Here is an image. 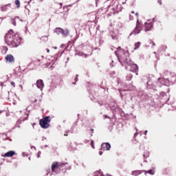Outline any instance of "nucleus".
I'll return each instance as SVG.
<instances>
[{
	"instance_id": "obj_1",
	"label": "nucleus",
	"mask_w": 176,
	"mask_h": 176,
	"mask_svg": "<svg viewBox=\"0 0 176 176\" xmlns=\"http://www.w3.org/2000/svg\"><path fill=\"white\" fill-rule=\"evenodd\" d=\"M116 56L118 57L119 63L121 64L122 67H125L127 69V67H130L131 72H135L136 75H138V65L134 64L131 58H130L129 54L128 52L124 53L121 56L118 54V51L115 52Z\"/></svg>"
},
{
	"instance_id": "obj_2",
	"label": "nucleus",
	"mask_w": 176,
	"mask_h": 176,
	"mask_svg": "<svg viewBox=\"0 0 176 176\" xmlns=\"http://www.w3.org/2000/svg\"><path fill=\"white\" fill-rule=\"evenodd\" d=\"M5 42L8 46L17 47L21 43V37L19 36V34H16L13 30H10L5 35Z\"/></svg>"
},
{
	"instance_id": "obj_3",
	"label": "nucleus",
	"mask_w": 176,
	"mask_h": 176,
	"mask_svg": "<svg viewBox=\"0 0 176 176\" xmlns=\"http://www.w3.org/2000/svg\"><path fill=\"white\" fill-rule=\"evenodd\" d=\"M176 82V76L174 74H172L171 76L168 77L167 78L162 79V78H158V81L157 85L159 87H162L163 86H170V85H174Z\"/></svg>"
},
{
	"instance_id": "obj_4",
	"label": "nucleus",
	"mask_w": 176,
	"mask_h": 176,
	"mask_svg": "<svg viewBox=\"0 0 176 176\" xmlns=\"http://www.w3.org/2000/svg\"><path fill=\"white\" fill-rule=\"evenodd\" d=\"M51 120L50 116H46L42 118L39 121L41 127H42V129H49V126H50L49 123H50Z\"/></svg>"
},
{
	"instance_id": "obj_5",
	"label": "nucleus",
	"mask_w": 176,
	"mask_h": 176,
	"mask_svg": "<svg viewBox=\"0 0 176 176\" xmlns=\"http://www.w3.org/2000/svg\"><path fill=\"white\" fill-rule=\"evenodd\" d=\"M54 32L56 34V35H60L61 34L65 38H67V36L69 35V30H68V29L63 30L61 28H56Z\"/></svg>"
},
{
	"instance_id": "obj_6",
	"label": "nucleus",
	"mask_w": 176,
	"mask_h": 176,
	"mask_svg": "<svg viewBox=\"0 0 176 176\" xmlns=\"http://www.w3.org/2000/svg\"><path fill=\"white\" fill-rule=\"evenodd\" d=\"M67 164H68L62 162H54L52 165V171L54 173V170H63V167H65Z\"/></svg>"
},
{
	"instance_id": "obj_7",
	"label": "nucleus",
	"mask_w": 176,
	"mask_h": 176,
	"mask_svg": "<svg viewBox=\"0 0 176 176\" xmlns=\"http://www.w3.org/2000/svg\"><path fill=\"white\" fill-rule=\"evenodd\" d=\"M141 31H142V25L140 23V19H138V18L136 22V27L135 30L130 34V36H131V35H137V34H140Z\"/></svg>"
},
{
	"instance_id": "obj_8",
	"label": "nucleus",
	"mask_w": 176,
	"mask_h": 176,
	"mask_svg": "<svg viewBox=\"0 0 176 176\" xmlns=\"http://www.w3.org/2000/svg\"><path fill=\"white\" fill-rule=\"evenodd\" d=\"M100 149H102V151H109V149H111V144L109 142L102 144Z\"/></svg>"
},
{
	"instance_id": "obj_9",
	"label": "nucleus",
	"mask_w": 176,
	"mask_h": 176,
	"mask_svg": "<svg viewBox=\"0 0 176 176\" xmlns=\"http://www.w3.org/2000/svg\"><path fill=\"white\" fill-rule=\"evenodd\" d=\"M145 25V32H148V31H151L152 28H153V23H144Z\"/></svg>"
},
{
	"instance_id": "obj_10",
	"label": "nucleus",
	"mask_w": 176,
	"mask_h": 176,
	"mask_svg": "<svg viewBox=\"0 0 176 176\" xmlns=\"http://www.w3.org/2000/svg\"><path fill=\"white\" fill-rule=\"evenodd\" d=\"M12 8V3L6 4L1 6V12H8Z\"/></svg>"
},
{
	"instance_id": "obj_11",
	"label": "nucleus",
	"mask_w": 176,
	"mask_h": 176,
	"mask_svg": "<svg viewBox=\"0 0 176 176\" xmlns=\"http://www.w3.org/2000/svg\"><path fill=\"white\" fill-rule=\"evenodd\" d=\"M44 86H45V84L43 83V80H38L36 81V87H38V89H40V90L42 91Z\"/></svg>"
},
{
	"instance_id": "obj_12",
	"label": "nucleus",
	"mask_w": 176,
	"mask_h": 176,
	"mask_svg": "<svg viewBox=\"0 0 176 176\" xmlns=\"http://www.w3.org/2000/svg\"><path fill=\"white\" fill-rule=\"evenodd\" d=\"M6 60L10 63H14V57L12 54H8L6 56Z\"/></svg>"
},
{
	"instance_id": "obj_13",
	"label": "nucleus",
	"mask_w": 176,
	"mask_h": 176,
	"mask_svg": "<svg viewBox=\"0 0 176 176\" xmlns=\"http://www.w3.org/2000/svg\"><path fill=\"white\" fill-rule=\"evenodd\" d=\"M15 153H16L14 151H10L6 153L4 156L6 157H12V156H14Z\"/></svg>"
},
{
	"instance_id": "obj_14",
	"label": "nucleus",
	"mask_w": 176,
	"mask_h": 176,
	"mask_svg": "<svg viewBox=\"0 0 176 176\" xmlns=\"http://www.w3.org/2000/svg\"><path fill=\"white\" fill-rule=\"evenodd\" d=\"M144 173V170H133L132 171V175L138 176Z\"/></svg>"
},
{
	"instance_id": "obj_15",
	"label": "nucleus",
	"mask_w": 176,
	"mask_h": 176,
	"mask_svg": "<svg viewBox=\"0 0 176 176\" xmlns=\"http://www.w3.org/2000/svg\"><path fill=\"white\" fill-rule=\"evenodd\" d=\"M111 36L113 41H116L118 39V32H112Z\"/></svg>"
},
{
	"instance_id": "obj_16",
	"label": "nucleus",
	"mask_w": 176,
	"mask_h": 176,
	"mask_svg": "<svg viewBox=\"0 0 176 176\" xmlns=\"http://www.w3.org/2000/svg\"><path fill=\"white\" fill-rule=\"evenodd\" d=\"M172 74L171 72L166 70L164 72V78L162 79H167V76H171Z\"/></svg>"
},
{
	"instance_id": "obj_17",
	"label": "nucleus",
	"mask_w": 176,
	"mask_h": 176,
	"mask_svg": "<svg viewBox=\"0 0 176 176\" xmlns=\"http://www.w3.org/2000/svg\"><path fill=\"white\" fill-rule=\"evenodd\" d=\"M148 89H153L155 87V85L152 84V81L148 80L146 83Z\"/></svg>"
},
{
	"instance_id": "obj_18",
	"label": "nucleus",
	"mask_w": 176,
	"mask_h": 176,
	"mask_svg": "<svg viewBox=\"0 0 176 176\" xmlns=\"http://www.w3.org/2000/svg\"><path fill=\"white\" fill-rule=\"evenodd\" d=\"M145 174H150L151 175H155V169H150L145 171Z\"/></svg>"
},
{
	"instance_id": "obj_19",
	"label": "nucleus",
	"mask_w": 176,
	"mask_h": 176,
	"mask_svg": "<svg viewBox=\"0 0 176 176\" xmlns=\"http://www.w3.org/2000/svg\"><path fill=\"white\" fill-rule=\"evenodd\" d=\"M140 46H141V42L135 43V50H137V49H139Z\"/></svg>"
},
{
	"instance_id": "obj_20",
	"label": "nucleus",
	"mask_w": 176,
	"mask_h": 176,
	"mask_svg": "<svg viewBox=\"0 0 176 176\" xmlns=\"http://www.w3.org/2000/svg\"><path fill=\"white\" fill-rule=\"evenodd\" d=\"M132 78H133V75H132V74H128V75L126 76V80H131Z\"/></svg>"
},
{
	"instance_id": "obj_21",
	"label": "nucleus",
	"mask_w": 176,
	"mask_h": 176,
	"mask_svg": "<svg viewBox=\"0 0 176 176\" xmlns=\"http://www.w3.org/2000/svg\"><path fill=\"white\" fill-rule=\"evenodd\" d=\"M15 5H16L17 9L20 8V0H15Z\"/></svg>"
},
{
	"instance_id": "obj_22",
	"label": "nucleus",
	"mask_w": 176,
	"mask_h": 176,
	"mask_svg": "<svg viewBox=\"0 0 176 176\" xmlns=\"http://www.w3.org/2000/svg\"><path fill=\"white\" fill-rule=\"evenodd\" d=\"M11 23L12 24V25H14V27H16V20L14 18H12L11 19Z\"/></svg>"
},
{
	"instance_id": "obj_23",
	"label": "nucleus",
	"mask_w": 176,
	"mask_h": 176,
	"mask_svg": "<svg viewBox=\"0 0 176 176\" xmlns=\"http://www.w3.org/2000/svg\"><path fill=\"white\" fill-rule=\"evenodd\" d=\"M110 9L112 10V11L111 12V14H115V13H116V10H115V8H113V7H110Z\"/></svg>"
},
{
	"instance_id": "obj_24",
	"label": "nucleus",
	"mask_w": 176,
	"mask_h": 176,
	"mask_svg": "<svg viewBox=\"0 0 176 176\" xmlns=\"http://www.w3.org/2000/svg\"><path fill=\"white\" fill-rule=\"evenodd\" d=\"M28 116H30V113L26 114V117L24 119H21V122H25V120H28Z\"/></svg>"
},
{
	"instance_id": "obj_25",
	"label": "nucleus",
	"mask_w": 176,
	"mask_h": 176,
	"mask_svg": "<svg viewBox=\"0 0 176 176\" xmlns=\"http://www.w3.org/2000/svg\"><path fill=\"white\" fill-rule=\"evenodd\" d=\"M161 97H163V98H164L165 97H167V94H166V92H162L161 94Z\"/></svg>"
},
{
	"instance_id": "obj_26",
	"label": "nucleus",
	"mask_w": 176,
	"mask_h": 176,
	"mask_svg": "<svg viewBox=\"0 0 176 176\" xmlns=\"http://www.w3.org/2000/svg\"><path fill=\"white\" fill-rule=\"evenodd\" d=\"M91 148H93V149H94V140H91Z\"/></svg>"
},
{
	"instance_id": "obj_27",
	"label": "nucleus",
	"mask_w": 176,
	"mask_h": 176,
	"mask_svg": "<svg viewBox=\"0 0 176 176\" xmlns=\"http://www.w3.org/2000/svg\"><path fill=\"white\" fill-rule=\"evenodd\" d=\"M78 56H84L85 55V54H83V52H78Z\"/></svg>"
},
{
	"instance_id": "obj_28",
	"label": "nucleus",
	"mask_w": 176,
	"mask_h": 176,
	"mask_svg": "<svg viewBox=\"0 0 176 176\" xmlns=\"http://www.w3.org/2000/svg\"><path fill=\"white\" fill-rule=\"evenodd\" d=\"M10 85H12L14 87H16V84L14 83V82L12 81L10 82Z\"/></svg>"
},
{
	"instance_id": "obj_29",
	"label": "nucleus",
	"mask_w": 176,
	"mask_h": 176,
	"mask_svg": "<svg viewBox=\"0 0 176 176\" xmlns=\"http://www.w3.org/2000/svg\"><path fill=\"white\" fill-rule=\"evenodd\" d=\"M73 4H69V5H67V6H65L64 8H72Z\"/></svg>"
},
{
	"instance_id": "obj_30",
	"label": "nucleus",
	"mask_w": 176,
	"mask_h": 176,
	"mask_svg": "<svg viewBox=\"0 0 176 176\" xmlns=\"http://www.w3.org/2000/svg\"><path fill=\"white\" fill-rule=\"evenodd\" d=\"M129 20H134V17L131 14H129Z\"/></svg>"
},
{
	"instance_id": "obj_31",
	"label": "nucleus",
	"mask_w": 176,
	"mask_h": 176,
	"mask_svg": "<svg viewBox=\"0 0 176 176\" xmlns=\"http://www.w3.org/2000/svg\"><path fill=\"white\" fill-rule=\"evenodd\" d=\"M78 76H79V75H76V77L74 78L75 82H78Z\"/></svg>"
},
{
	"instance_id": "obj_32",
	"label": "nucleus",
	"mask_w": 176,
	"mask_h": 176,
	"mask_svg": "<svg viewBox=\"0 0 176 176\" xmlns=\"http://www.w3.org/2000/svg\"><path fill=\"white\" fill-rule=\"evenodd\" d=\"M15 20H20V17L19 16H15L14 18Z\"/></svg>"
},
{
	"instance_id": "obj_33",
	"label": "nucleus",
	"mask_w": 176,
	"mask_h": 176,
	"mask_svg": "<svg viewBox=\"0 0 176 176\" xmlns=\"http://www.w3.org/2000/svg\"><path fill=\"white\" fill-rule=\"evenodd\" d=\"M98 2H100V0H96V5L97 6V5H98Z\"/></svg>"
},
{
	"instance_id": "obj_34",
	"label": "nucleus",
	"mask_w": 176,
	"mask_h": 176,
	"mask_svg": "<svg viewBox=\"0 0 176 176\" xmlns=\"http://www.w3.org/2000/svg\"><path fill=\"white\" fill-rule=\"evenodd\" d=\"M103 152L102 151H99V155L101 156L102 155Z\"/></svg>"
},
{
	"instance_id": "obj_35",
	"label": "nucleus",
	"mask_w": 176,
	"mask_h": 176,
	"mask_svg": "<svg viewBox=\"0 0 176 176\" xmlns=\"http://www.w3.org/2000/svg\"><path fill=\"white\" fill-rule=\"evenodd\" d=\"M19 87H20V89H21V90H23V85H19Z\"/></svg>"
},
{
	"instance_id": "obj_36",
	"label": "nucleus",
	"mask_w": 176,
	"mask_h": 176,
	"mask_svg": "<svg viewBox=\"0 0 176 176\" xmlns=\"http://www.w3.org/2000/svg\"><path fill=\"white\" fill-rule=\"evenodd\" d=\"M158 3H160V5H162V0H159Z\"/></svg>"
},
{
	"instance_id": "obj_37",
	"label": "nucleus",
	"mask_w": 176,
	"mask_h": 176,
	"mask_svg": "<svg viewBox=\"0 0 176 176\" xmlns=\"http://www.w3.org/2000/svg\"><path fill=\"white\" fill-rule=\"evenodd\" d=\"M138 135V133L136 132V133L134 134V137H137Z\"/></svg>"
},
{
	"instance_id": "obj_38",
	"label": "nucleus",
	"mask_w": 176,
	"mask_h": 176,
	"mask_svg": "<svg viewBox=\"0 0 176 176\" xmlns=\"http://www.w3.org/2000/svg\"><path fill=\"white\" fill-rule=\"evenodd\" d=\"M3 140H4V141H5V140H9V138H3Z\"/></svg>"
},
{
	"instance_id": "obj_39",
	"label": "nucleus",
	"mask_w": 176,
	"mask_h": 176,
	"mask_svg": "<svg viewBox=\"0 0 176 176\" xmlns=\"http://www.w3.org/2000/svg\"><path fill=\"white\" fill-rule=\"evenodd\" d=\"M166 49H167V46H164V50H166Z\"/></svg>"
},
{
	"instance_id": "obj_40",
	"label": "nucleus",
	"mask_w": 176,
	"mask_h": 176,
	"mask_svg": "<svg viewBox=\"0 0 176 176\" xmlns=\"http://www.w3.org/2000/svg\"><path fill=\"white\" fill-rule=\"evenodd\" d=\"M98 104H99V105L101 107V106H102V103H101V102H98Z\"/></svg>"
},
{
	"instance_id": "obj_41",
	"label": "nucleus",
	"mask_w": 176,
	"mask_h": 176,
	"mask_svg": "<svg viewBox=\"0 0 176 176\" xmlns=\"http://www.w3.org/2000/svg\"><path fill=\"white\" fill-rule=\"evenodd\" d=\"M148 133V131H144V135H146V133Z\"/></svg>"
},
{
	"instance_id": "obj_42",
	"label": "nucleus",
	"mask_w": 176,
	"mask_h": 176,
	"mask_svg": "<svg viewBox=\"0 0 176 176\" xmlns=\"http://www.w3.org/2000/svg\"><path fill=\"white\" fill-rule=\"evenodd\" d=\"M153 46H156V44L155 43H153V46L152 47H153Z\"/></svg>"
},
{
	"instance_id": "obj_43",
	"label": "nucleus",
	"mask_w": 176,
	"mask_h": 176,
	"mask_svg": "<svg viewBox=\"0 0 176 176\" xmlns=\"http://www.w3.org/2000/svg\"><path fill=\"white\" fill-rule=\"evenodd\" d=\"M104 118H106V119H107V118H108L109 117L108 116V115H106V116H104Z\"/></svg>"
},
{
	"instance_id": "obj_44",
	"label": "nucleus",
	"mask_w": 176,
	"mask_h": 176,
	"mask_svg": "<svg viewBox=\"0 0 176 176\" xmlns=\"http://www.w3.org/2000/svg\"><path fill=\"white\" fill-rule=\"evenodd\" d=\"M64 135H65V137H68V134H67V133H65Z\"/></svg>"
},
{
	"instance_id": "obj_45",
	"label": "nucleus",
	"mask_w": 176,
	"mask_h": 176,
	"mask_svg": "<svg viewBox=\"0 0 176 176\" xmlns=\"http://www.w3.org/2000/svg\"><path fill=\"white\" fill-rule=\"evenodd\" d=\"M72 85H76V81L72 82Z\"/></svg>"
},
{
	"instance_id": "obj_46",
	"label": "nucleus",
	"mask_w": 176,
	"mask_h": 176,
	"mask_svg": "<svg viewBox=\"0 0 176 176\" xmlns=\"http://www.w3.org/2000/svg\"><path fill=\"white\" fill-rule=\"evenodd\" d=\"M70 132L72 133V134L74 133V129H72L71 131H70Z\"/></svg>"
},
{
	"instance_id": "obj_47",
	"label": "nucleus",
	"mask_w": 176,
	"mask_h": 176,
	"mask_svg": "<svg viewBox=\"0 0 176 176\" xmlns=\"http://www.w3.org/2000/svg\"><path fill=\"white\" fill-rule=\"evenodd\" d=\"M47 53H50V50L49 49H47Z\"/></svg>"
},
{
	"instance_id": "obj_48",
	"label": "nucleus",
	"mask_w": 176,
	"mask_h": 176,
	"mask_svg": "<svg viewBox=\"0 0 176 176\" xmlns=\"http://www.w3.org/2000/svg\"><path fill=\"white\" fill-rule=\"evenodd\" d=\"M135 16H138V12H136V13L135 14Z\"/></svg>"
},
{
	"instance_id": "obj_49",
	"label": "nucleus",
	"mask_w": 176,
	"mask_h": 176,
	"mask_svg": "<svg viewBox=\"0 0 176 176\" xmlns=\"http://www.w3.org/2000/svg\"><path fill=\"white\" fill-rule=\"evenodd\" d=\"M44 140H47L46 138H43L42 140L43 141Z\"/></svg>"
},
{
	"instance_id": "obj_50",
	"label": "nucleus",
	"mask_w": 176,
	"mask_h": 176,
	"mask_svg": "<svg viewBox=\"0 0 176 176\" xmlns=\"http://www.w3.org/2000/svg\"><path fill=\"white\" fill-rule=\"evenodd\" d=\"M91 132H92V133H93L94 131V129H91Z\"/></svg>"
},
{
	"instance_id": "obj_51",
	"label": "nucleus",
	"mask_w": 176,
	"mask_h": 176,
	"mask_svg": "<svg viewBox=\"0 0 176 176\" xmlns=\"http://www.w3.org/2000/svg\"><path fill=\"white\" fill-rule=\"evenodd\" d=\"M67 61H69V57L67 58Z\"/></svg>"
},
{
	"instance_id": "obj_52",
	"label": "nucleus",
	"mask_w": 176,
	"mask_h": 176,
	"mask_svg": "<svg viewBox=\"0 0 176 176\" xmlns=\"http://www.w3.org/2000/svg\"><path fill=\"white\" fill-rule=\"evenodd\" d=\"M36 99H35L34 101H33V102H36Z\"/></svg>"
},
{
	"instance_id": "obj_53",
	"label": "nucleus",
	"mask_w": 176,
	"mask_h": 176,
	"mask_svg": "<svg viewBox=\"0 0 176 176\" xmlns=\"http://www.w3.org/2000/svg\"><path fill=\"white\" fill-rule=\"evenodd\" d=\"M49 174H50V173L48 172L46 173V175H49Z\"/></svg>"
},
{
	"instance_id": "obj_54",
	"label": "nucleus",
	"mask_w": 176,
	"mask_h": 176,
	"mask_svg": "<svg viewBox=\"0 0 176 176\" xmlns=\"http://www.w3.org/2000/svg\"><path fill=\"white\" fill-rule=\"evenodd\" d=\"M59 5H60V6H63V3H60Z\"/></svg>"
},
{
	"instance_id": "obj_55",
	"label": "nucleus",
	"mask_w": 176,
	"mask_h": 176,
	"mask_svg": "<svg viewBox=\"0 0 176 176\" xmlns=\"http://www.w3.org/2000/svg\"><path fill=\"white\" fill-rule=\"evenodd\" d=\"M131 13L132 14H134V11H132Z\"/></svg>"
},
{
	"instance_id": "obj_56",
	"label": "nucleus",
	"mask_w": 176,
	"mask_h": 176,
	"mask_svg": "<svg viewBox=\"0 0 176 176\" xmlns=\"http://www.w3.org/2000/svg\"><path fill=\"white\" fill-rule=\"evenodd\" d=\"M44 146H45V148H47L48 146L46 144Z\"/></svg>"
},
{
	"instance_id": "obj_57",
	"label": "nucleus",
	"mask_w": 176,
	"mask_h": 176,
	"mask_svg": "<svg viewBox=\"0 0 176 176\" xmlns=\"http://www.w3.org/2000/svg\"><path fill=\"white\" fill-rule=\"evenodd\" d=\"M45 66H46V67H49V65L47 63V64L45 65Z\"/></svg>"
},
{
	"instance_id": "obj_58",
	"label": "nucleus",
	"mask_w": 176,
	"mask_h": 176,
	"mask_svg": "<svg viewBox=\"0 0 176 176\" xmlns=\"http://www.w3.org/2000/svg\"><path fill=\"white\" fill-rule=\"evenodd\" d=\"M19 20L23 23V19H19Z\"/></svg>"
},
{
	"instance_id": "obj_59",
	"label": "nucleus",
	"mask_w": 176,
	"mask_h": 176,
	"mask_svg": "<svg viewBox=\"0 0 176 176\" xmlns=\"http://www.w3.org/2000/svg\"><path fill=\"white\" fill-rule=\"evenodd\" d=\"M54 49H55V50L57 49V47H54Z\"/></svg>"
},
{
	"instance_id": "obj_60",
	"label": "nucleus",
	"mask_w": 176,
	"mask_h": 176,
	"mask_svg": "<svg viewBox=\"0 0 176 176\" xmlns=\"http://www.w3.org/2000/svg\"><path fill=\"white\" fill-rule=\"evenodd\" d=\"M28 160H31V157H29Z\"/></svg>"
},
{
	"instance_id": "obj_61",
	"label": "nucleus",
	"mask_w": 176,
	"mask_h": 176,
	"mask_svg": "<svg viewBox=\"0 0 176 176\" xmlns=\"http://www.w3.org/2000/svg\"><path fill=\"white\" fill-rule=\"evenodd\" d=\"M100 175H101V176H105V175H102V174H100Z\"/></svg>"
},
{
	"instance_id": "obj_62",
	"label": "nucleus",
	"mask_w": 176,
	"mask_h": 176,
	"mask_svg": "<svg viewBox=\"0 0 176 176\" xmlns=\"http://www.w3.org/2000/svg\"><path fill=\"white\" fill-rule=\"evenodd\" d=\"M118 49H121V47H118Z\"/></svg>"
},
{
	"instance_id": "obj_63",
	"label": "nucleus",
	"mask_w": 176,
	"mask_h": 176,
	"mask_svg": "<svg viewBox=\"0 0 176 176\" xmlns=\"http://www.w3.org/2000/svg\"><path fill=\"white\" fill-rule=\"evenodd\" d=\"M9 141H12V139H9Z\"/></svg>"
},
{
	"instance_id": "obj_64",
	"label": "nucleus",
	"mask_w": 176,
	"mask_h": 176,
	"mask_svg": "<svg viewBox=\"0 0 176 176\" xmlns=\"http://www.w3.org/2000/svg\"><path fill=\"white\" fill-rule=\"evenodd\" d=\"M24 154H25V153H23V154H22V155H23V156H24Z\"/></svg>"
}]
</instances>
